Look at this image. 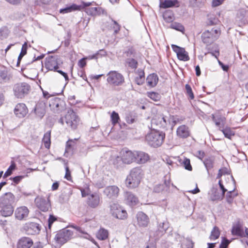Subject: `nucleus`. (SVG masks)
Here are the masks:
<instances>
[{
	"label": "nucleus",
	"instance_id": "obj_50",
	"mask_svg": "<svg viewBox=\"0 0 248 248\" xmlns=\"http://www.w3.org/2000/svg\"><path fill=\"white\" fill-rule=\"evenodd\" d=\"M183 165L185 169L191 171L192 170V166L190 164V161L189 159L186 158L183 161Z\"/></svg>",
	"mask_w": 248,
	"mask_h": 248
},
{
	"label": "nucleus",
	"instance_id": "obj_63",
	"mask_svg": "<svg viewBox=\"0 0 248 248\" xmlns=\"http://www.w3.org/2000/svg\"><path fill=\"white\" fill-rule=\"evenodd\" d=\"M219 186H220V189L222 190V196L224 197L225 195V193L227 191V190L224 187V186L221 183V181H219L218 182Z\"/></svg>",
	"mask_w": 248,
	"mask_h": 248
},
{
	"label": "nucleus",
	"instance_id": "obj_42",
	"mask_svg": "<svg viewBox=\"0 0 248 248\" xmlns=\"http://www.w3.org/2000/svg\"><path fill=\"white\" fill-rule=\"evenodd\" d=\"M219 129L223 133L224 136L227 138L230 139L231 137L234 135V132L230 128L226 127L223 129H221L220 128H219Z\"/></svg>",
	"mask_w": 248,
	"mask_h": 248
},
{
	"label": "nucleus",
	"instance_id": "obj_29",
	"mask_svg": "<svg viewBox=\"0 0 248 248\" xmlns=\"http://www.w3.org/2000/svg\"><path fill=\"white\" fill-rule=\"evenodd\" d=\"M158 81V76L155 73L149 75L146 78L147 85L151 87H155L157 85Z\"/></svg>",
	"mask_w": 248,
	"mask_h": 248
},
{
	"label": "nucleus",
	"instance_id": "obj_57",
	"mask_svg": "<svg viewBox=\"0 0 248 248\" xmlns=\"http://www.w3.org/2000/svg\"><path fill=\"white\" fill-rule=\"evenodd\" d=\"M125 53L127 57H135L136 52L134 49H133L132 47H131L127 50Z\"/></svg>",
	"mask_w": 248,
	"mask_h": 248
},
{
	"label": "nucleus",
	"instance_id": "obj_23",
	"mask_svg": "<svg viewBox=\"0 0 248 248\" xmlns=\"http://www.w3.org/2000/svg\"><path fill=\"white\" fill-rule=\"evenodd\" d=\"M63 102L58 98L52 99L49 102V107L54 112H58L62 109Z\"/></svg>",
	"mask_w": 248,
	"mask_h": 248
},
{
	"label": "nucleus",
	"instance_id": "obj_16",
	"mask_svg": "<svg viewBox=\"0 0 248 248\" xmlns=\"http://www.w3.org/2000/svg\"><path fill=\"white\" fill-rule=\"evenodd\" d=\"M121 156L124 164H130L135 160V151L123 150L121 152Z\"/></svg>",
	"mask_w": 248,
	"mask_h": 248
},
{
	"label": "nucleus",
	"instance_id": "obj_49",
	"mask_svg": "<svg viewBox=\"0 0 248 248\" xmlns=\"http://www.w3.org/2000/svg\"><path fill=\"white\" fill-rule=\"evenodd\" d=\"M165 187L164 184L157 185L155 186L154 191L155 193L163 192L164 191Z\"/></svg>",
	"mask_w": 248,
	"mask_h": 248
},
{
	"label": "nucleus",
	"instance_id": "obj_38",
	"mask_svg": "<svg viewBox=\"0 0 248 248\" xmlns=\"http://www.w3.org/2000/svg\"><path fill=\"white\" fill-rule=\"evenodd\" d=\"M210 199L213 201L218 200L220 199V196L216 188H212L209 193Z\"/></svg>",
	"mask_w": 248,
	"mask_h": 248
},
{
	"label": "nucleus",
	"instance_id": "obj_61",
	"mask_svg": "<svg viewBox=\"0 0 248 248\" xmlns=\"http://www.w3.org/2000/svg\"><path fill=\"white\" fill-rule=\"evenodd\" d=\"M167 225L165 223H160L158 226V230H163L164 233L167 229Z\"/></svg>",
	"mask_w": 248,
	"mask_h": 248
},
{
	"label": "nucleus",
	"instance_id": "obj_2",
	"mask_svg": "<svg viewBox=\"0 0 248 248\" xmlns=\"http://www.w3.org/2000/svg\"><path fill=\"white\" fill-rule=\"evenodd\" d=\"M165 138V133L155 130L147 134L145 140L150 146L156 148L162 144Z\"/></svg>",
	"mask_w": 248,
	"mask_h": 248
},
{
	"label": "nucleus",
	"instance_id": "obj_39",
	"mask_svg": "<svg viewBox=\"0 0 248 248\" xmlns=\"http://www.w3.org/2000/svg\"><path fill=\"white\" fill-rule=\"evenodd\" d=\"M27 47H28L27 43L25 42L22 45L21 51L20 52V53L19 54V55L18 56V57L17 64H18L19 63V62H20V61L21 60L22 58H23V57L26 54Z\"/></svg>",
	"mask_w": 248,
	"mask_h": 248
},
{
	"label": "nucleus",
	"instance_id": "obj_15",
	"mask_svg": "<svg viewBox=\"0 0 248 248\" xmlns=\"http://www.w3.org/2000/svg\"><path fill=\"white\" fill-rule=\"evenodd\" d=\"M35 202L37 207L43 212L48 211L50 207L48 199L41 197H37L35 200Z\"/></svg>",
	"mask_w": 248,
	"mask_h": 248
},
{
	"label": "nucleus",
	"instance_id": "obj_24",
	"mask_svg": "<svg viewBox=\"0 0 248 248\" xmlns=\"http://www.w3.org/2000/svg\"><path fill=\"white\" fill-rule=\"evenodd\" d=\"M45 108V104L42 102L36 104L34 109V112L37 118L41 119L44 117L46 113Z\"/></svg>",
	"mask_w": 248,
	"mask_h": 248
},
{
	"label": "nucleus",
	"instance_id": "obj_46",
	"mask_svg": "<svg viewBox=\"0 0 248 248\" xmlns=\"http://www.w3.org/2000/svg\"><path fill=\"white\" fill-rule=\"evenodd\" d=\"M111 119L112 124L113 125L116 124L118 123L119 120H120V117L118 113L113 111L111 115Z\"/></svg>",
	"mask_w": 248,
	"mask_h": 248
},
{
	"label": "nucleus",
	"instance_id": "obj_56",
	"mask_svg": "<svg viewBox=\"0 0 248 248\" xmlns=\"http://www.w3.org/2000/svg\"><path fill=\"white\" fill-rule=\"evenodd\" d=\"M212 119L214 122H217L218 121H221L222 124H223L225 122V118L222 117L221 116H219L217 117H216L214 114H212Z\"/></svg>",
	"mask_w": 248,
	"mask_h": 248
},
{
	"label": "nucleus",
	"instance_id": "obj_7",
	"mask_svg": "<svg viewBox=\"0 0 248 248\" xmlns=\"http://www.w3.org/2000/svg\"><path fill=\"white\" fill-rule=\"evenodd\" d=\"M30 90V86L25 82L15 84L13 88L15 95L19 98H22L28 94Z\"/></svg>",
	"mask_w": 248,
	"mask_h": 248
},
{
	"label": "nucleus",
	"instance_id": "obj_37",
	"mask_svg": "<svg viewBox=\"0 0 248 248\" xmlns=\"http://www.w3.org/2000/svg\"><path fill=\"white\" fill-rule=\"evenodd\" d=\"M50 137L51 132L50 131H47L44 134L43 141L44 143V145L46 148L49 149L50 145Z\"/></svg>",
	"mask_w": 248,
	"mask_h": 248
},
{
	"label": "nucleus",
	"instance_id": "obj_55",
	"mask_svg": "<svg viewBox=\"0 0 248 248\" xmlns=\"http://www.w3.org/2000/svg\"><path fill=\"white\" fill-rule=\"evenodd\" d=\"M64 178L68 181L72 180V177L71 176V172L68 166L65 167V174Z\"/></svg>",
	"mask_w": 248,
	"mask_h": 248
},
{
	"label": "nucleus",
	"instance_id": "obj_45",
	"mask_svg": "<svg viewBox=\"0 0 248 248\" xmlns=\"http://www.w3.org/2000/svg\"><path fill=\"white\" fill-rule=\"evenodd\" d=\"M126 62L128 66L132 69H136L138 66V62L133 58H128L126 60Z\"/></svg>",
	"mask_w": 248,
	"mask_h": 248
},
{
	"label": "nucleus",
	"instance_id": "obj_3",
	"mask_svg": "<svg viewBox=\"0 0 248 248\" xmlns=\"http://www.w3.org/2000/svg\"><path fill=\"white\" fill-rule=\"evenodd\" d=\"M59 122L62 125L65 123L67 126L72 129H75L79 124V119L73 110L70 109L67 110L64 116L60 118Z\"/></svg>",
	"mask_w": 248,
	"mask_h": 248
},
{
	"label": "nucleus",
	"instance_id": "obj_40",
	"mask_svg": "<svg viewBox=\"0 0 248 248\" xmlns=\"http://www.w3.org/2000/svg\"><path fill=\"white\" fill-rule=\"evenodd\" d=\"M9 33L10 31L7 27L5 26L1 27L0 29V39L3 40L6 38L9 35Z\"/></svg>",
	"mask_w": 248,
	"mask_h": 248
},
{
	"label": "nucleus",
	"instance_id": "obj_34",
	"mask_svg": "<svg viewBox=\"0 0 248 248\" xmlns=\"http://www.w3.org/2000/svg\"><path fill=\"white\" fill-rule=\"evenodd\" d=\"M164 234L163 230H156V231H151L149 233V236L151 239L155 241L158 240Z\"/></svg>",
	"mask_w": 248,
	"mask_h": 248
},
{
	"label": "nucleus",
	"instance_id": "obj_35",
	"mask_svg": "<svg viewBox=\"0 0 248 248\" xmlns=\"http://www.w3.org/2000/svg\"><path fill=\"white\" fill-rule=\"evenodd\" d=\"M138 76L135 78V82L138 85H142L145 80L144 72L141 69L138 70Z\"/></svg>",
	"mask_w": 248,
	"mask_h": 248
},
{
	"label": "nucleus",
	"instance_id": "obj_64",
	"mask_svg": "<svg viewBox=\"0 0 248 248\" xmlns=\"http://www.w3.org/2000/svg\"><path fill=\"white\" fill-rule=\"evenodd\" d=\"M85 60H86V59H85V58H83L79 61L78 65L80 67L83 68L86 65V63L85 61Z\"/></svg>",
	"mask_w": 248,
	"mask_h": 248
},
{
	"label": "nucleus",
	"instance_id": "obj_60",
	"mask_svg": "<svg viewBox=\"0 0 248 248\" xmlns=\"http://www.w3.org/2000/svg\"><path fill=\"white\" fill-rule=\"evenodd\" d=\"M229 243L230 242L227 239H224L220 245L219 248H227Z\"/></svg>",
	"mask_w": 248,
	"mask_h": 248
},
{
	"label": "nucleus",
	"instance_id": "obj_54",
	"mask_svg": "<svg viewBox=\"0 0 248 248\" xmlns=\"http://www.w3.org/2000/svg\"><path fill=\"white\" fill-rule=\"evenodd\" d=\"M186 91L187 95L189 96L190 98L191 99H193L194 97V94L193 93L191 87L188 84H186Z\"/></svg>",
	"mask_w": 248,
	"mask_h": 248
},
{
	"label": "nucleus",
	"instance_id": "obj_25",
	"mask_svg": "<svg viewBox=\"0 0 248 248\" xmlns=\"http://www.w3.org/2000/svg\"><path fill=\"white\" fill-rule=\"evenodd\" d=\"M33 245V241L29 237H23L21 238L17 243V248H30Z\"/></svg>",
	"mask_w": 248,
	"mask_h": 248
},
{
	"label": "nucleus",
	"instance_id": "obj_32",
	"mask_svg": "<svg viewBox=\"0 0 248 248\" xmlns=\"http://www.w3.org/2000/svg\"><path fill=\"white\" fill-rule=\"evenodd\" d=\"M96 235L98 239L104 240L108 238V230L103 228H101L97 232Z\"/></svg>",
	"mask_w": 248,
	"mask_h": 248
},
{
	"label": "nucleus",
	"instance_id": "obj_52",
	"mask_svg": "<svg viewBox=\"0 0 248 248\" xmlns=\"http://www.w3.org/2000/svg\"><path fill=\"white\" fill-rule=\"evenodd\" d=\"M0 77L4 80H8L9 78L7 76V71L6 70H0Z\"/></svg>",
	"mask_w": 248,
	"mask_h": 248
},
{
	"label": "nucleus",
	"instance_id": "obj_33",
	"mask_svg": "<svg viewBox=\"0 0 248 248\" xmlns=\"http://www.w3.org/2000/svg\"><path fill=\"white\" fill-rule=\"evenodd\" d=\"M235 189L234 186L232 190L228 191L226 194V200L229 204H231L233 202L234 198L237 196V193L235 191Z\"/></svg>",
	"mask_w": 248,
	"mask_h": 248
},
{
	"label": "nucleus",
	"instance_id": "obj_21",
	"mask_svg": "<svg viewBox=\"0 0 248 248\" xmlns=\"http://www.w3.org/2000/svg\"><path fill=\"white\" fill-rule=\"evenodd\" d=\"M135 157L134 162L139 164L145 163L150 158L147 154L141 151H135Z\"/></svg>",
	"mask_w": 248,
	"mask_h": 248
},
{
	"label": "nucleus",
	"instance_id": "obj_53",
	"mask_svg": "<svg viewBox=\"0 0 248 248\" xmlns=\"http://www.w3.org/2000/svg\"><path fill=\"white\" fill-rule=\"evenodd\" d=\"M73 143V141L72 140H68L66 142L65 154H68V153H69V152H70L71 151L72 143Z\"/></svg>",
	"mask_w": 248,
	"mask_h": 248
},
{
	"label": "nucleus",
	"instance_id": "obj_20",
	"mask_svg": "<svg viewBox=\"0 0 248 248\" xmlns=\"http://www.w3.org/2000/svg\"><path fill=\"white\" fill-rule=\"evenodd\" d=\"M84 5H78L75 4H73L71 5L67 6L66 7L60 10V12L62 14H66L70 13L77 10H80L82 8L89 6L90 5L91 3H83Z\"/></svg>",
	"mask_w": 248,
	"mask_h": 248
},
{
	"label": "nucleus",
	"instance_id": "obj_30",
	"mask_svg": "<svg viewBox=\"0 0 248 248\" xmlns=\"http://www.w3.org/2000/svg\"><path fill=\"white\" fill-rule=\"evenodd\" d=\"M232 233L233 235L243 237L245 236L244 228L243 226L239 224H236L233 226L232 230Z\"/></svg>",
	"mask_w": 248,
	"mask_h": 248
},
{
	"label": "nucleus",
	"instance_id": "obj_48",
	"mask_svg": "<svg viewBox=\"0 0 248 248\" xmlns=\"http://www.w3.org/2000/svg\"><path fill=\"white\" fill-rule=\"evenodd\" d=\"M15 164L14 163L12 164L4 174L3 178H6L10 176L12 174V171L15 170Z\"/></svg>",
	"mask_w": 248,
	"mask_h": 248
},
{
	"label": "nucleus",
	"instance_id": "obj_9",
	"mask_svg": "<svg viewBox=\"0 0 248 248\" xmlns=\"http://www.w3.org/2000/svg\"><path fill=\"white\" fill-rule=\"evenodd\" d=\"M167 117L163 115H155L151 120V127L153 129L165 128L167 125Z\"/></svg>",
	"mask_w": 248,
	"mask_h": 248
},
{
	"label": "nucleus",
	"instance_id": "obj_14",
	"mask_svg": "<svg viewBox=\"0 0 248 248\" xmlns=\"http://www.w3.org/2000/svg\"><path fill=\"white\" fill-rule=\"evenodd\" d=\"M101 198L97 193H92L88 197L87 203L91 208L97 207L100 203Z\"/></svg>",
	"mask_w": 248,
	"mask_h": 248
},
{
	"label": "nucleus",
	"instance_id": "obj_41",
	"mask_svg": "<svg viewBox=\"0 0 248 248\" xmlns=\"http://www.w3.org/2000/svg\"><path fill=\"white\" fill-rule=\"evenodd\" d=\"M204 165L208 172L209 170L212 169L214 166V160L211 158L205 159L203 161Z\"/></svg>",
	"mask_w": 248,
	"mask_h": 248
},
{
	"label": "nucleus",
	"instance_id": "obj_47",
	"mask_svg": "<svg viewBox=\"0 0 248 248\" xmlns=\"http://www.w3.org/2000/svg\"><path fill=\"white\" fill-rule=\"evenodd\" d=\"M147 94L148 96L154 101H158L160 98V95L158 93L155 92H149Z\"/></svg>",
	"mask_w": 248,
	"mask_h": 248
},
{
	"label": "nucleus",
	"instance_id": "obj_11",
	"mask_svg": "<svg viewBox=\"0 0 248 248\" xmlns=\"http://www.w3.org/2000/svg\"><path fill=\"white\" fill-rule=\"evenodd\" d=\"M41 226L37 223L29 222L25 224L23 229L29 235L38 234L41 230Z\"/></svg>",
	"mask_w": 248,
	"mask_h": 248
},
{
	"label": "nucleus",
	"instance_id": "obj_6",
	"mask_svg": "<svg viewBox=\"0 0 248 248\" xmlns=\"http://www.w3.org/2000/svg\"><path fill=\"white\" fill-rule=\"evenodd\" d=\"M107 82L114 86L121 85L124 81L123 76L116 71H111L107 74Z\"/></svg>",
	"mask_w": 248,
	"mask_h": 248
},
{
	"label": "nucleus",
	"instance_id": "obj_43",
	"mask_svg": "<svg viewBox=\"0 0 248 248\" xmlns=\"http://www.w3.org/2000/svg\"><path fill=\"white\" fill-rule=\"evenodd\" d=\"M220 235V232L218 228L215 227L211 232L210 238L211 240H215L218 238Z\"/></svg>",
	"mask_w": 248,
	"mask_h": 248
},
{
	"label": "nucleus",
	"instance_id": "obj_31",
	"mask_svg": "<svg viewBox=\"0 0 248 248\" xmlns=\"http://www.w3.org/2000/svg\"><path fill=\"white\" fill-rule=\"evenodd\" d=\"M178 3L177 0H165L160 2V7L162 8H168L173 7Z\"/></svg>",
	"mask_w": 248,
	"mask_h": 248
},
{
	"label": "nucleus",
	"instance_id": "obj_44",
	"mask_svg": "<svg viewBox=\"0 0 248 248\" xmlns=\"http://www.w3.org/2000/svg\"><path fill=\"white\" fill-rule=\"evenodd\" d=\"M173 17V14L170 11H167L163 14V18L168 22H171Z\"/></svg>",
	"mask_w": 248,
	"mask_h": 248
},
{
	"label": "nucleus",
	"instance_id": "obj_26",
	"mask_svg": "<svg viewBox=\"0 0 248 248\" xmlns=\"http://www.w3.org/2000/svg\"><path fill=\"white\" fill-rule=\"evenodd\" d=\"M176 133L177 135L181 138H186L190 135L189 128L185 125H182L178 127Z\"/></svg>",
	"mask_w": 248,
	"mask_h": 248
},
{
	"label": "nucleus",
	"instance_id": "obj_51",
	"mask_svg": "<svg viewBox=\"0 0 248 248\" xmlns=\"http://www.w3.org/2000/svg\"><path fill=\"white\" fill-rule=\"evenodd\" d=\"M103 52V50H100L99 51H97L96 53L92 55H89L86 57H85V59L86 60H92V59H97L98 58L100 54V52Z\"/></svg>",
	"mask_w": 248,
	"mask_h": 248
},
{
	"label": "nucleus",
	"instance_id": "obj_4",
	"mask_svg": "<svg viewBox=\"0 0 248 248\" xmlns=\"http://www.w3.org/2000/svg\"><path fill=\"white\" fill-rule=\"evenodd\" d=\"M220 33V30L217 28L207 30L202 35V41L207 45L211 44L218 38Z\"/></svg>",
	"mask_w": 248,
	"mask_h": 248
},
{
	"label": "nucleus",
	"instance_id": "obj_12",
	"mask_svg": "<svg viewBox=\"0 0 248 248\" xmlns=\"http://www.w3.org/2000/svg\"><path fill=\"white\" fill-rule=\"evenodd\" d=\"M172 50L176 53L178 59L182 61H187L189 60L188 53L185 48L175 45H171Z\"/></svg>",
	"mask_w": 248,
	"mask_h": 248
},
{
	"label": "nucleus",
	"instance_id": "obj_17",
	"mask_svg": "<svg viewBox=\"0 0 248 248\" xmlns=\"http://www.w3.org/2000/svg\"><path fill=\"white\" fill-rule=\"evenodd\" d=\"M137 223L139 227H146L149 222L148 216L142 212H139L136 215Z\"/></svg>",
	"mask_w": 248,
	"mask_h": 248
},
{
	"label": "nucleus",
	"instance_id": "obj_19",
	"mask_svg": "<svg viewBox=\"0 0 248 248\" xmlns=\"http://www.w3.org/2000/svg\"><path fill=\"white\" fill-rule=\"evenodd\" d=\"M28 108L25 104L23 103L17 104L14 109L15 115L19 118L24 117L28 113Z\"/></svg>",
	"mask_w": 248,
	"mask_h": 248
},
{
	"label": "nucleus",
	"instance_id": "obj_58",
	"mask_svg": "<svg viewBox=\"0 0 248 248\" xmlns=\"http://www.w3.org/2000/svg\"><path fill=\"white\" fill-rule=\"evenodd\" d=\"M225 0H213L212 5L213 7H217L221 5Z\"/></svg>",
	"mask_w": 248,
	"mask_h": 248
},
{
	"label": "nucleus",
	"instance_id": "obj_8",
	"mask_svg": "<svg viewBox=\"0 0 248 248\" xmlns=\"http://www.w3.org/2000/svg\"><path fill=\"white\" fill-rule=\"evenodd\" d=\"M73 234L71 230L64 229L59 232L56 234L54 239L58 243L62 245L70 240Z\"/></svg>",
	"mask_w": 248,
	"mask_h": 248
},
{
	"label": "nucleus",
	"instance_id": "obj_22",
	"mask_svg": "<svg viewBox=\"0 0 248 248\" xmlns=\"http://www.w3.org/2000/svg\"><path fill=\"white\" fill-rule=\"evenodd\" d=\"M29 209L26 206H21L17 208L15 213L16 218L18 220H22L28 216Z\"/></svg>",
	"mask_w": 248,
	"mask_h": 248
},
{
	"label": "nucleus",
	"instance_id": "obj_28",
	"mask_svg": "<svg viewBox=\"0 0 248 248\" xmlns=\"http://www.w3.org/2000/svg\"><path fill=\"white\" fill-rule=\"evenodd\" d=\"M1 210L0 214L1 216L6 217L11 216L14 212L13 206L0 205Z\"/></svg>",
	"mask_w": 248,
	"mask_h": 248
},
{
	"label": "nucleus",
	"instance_id": "obj_59",
	"mask_svg": "<svg viewBox=\"0 0 248 248\" xmlns=\"http://www.w3.org/2000/svg\"><path fill=\"white\" fill-rule=\"evenodd\" d=\"M56 220V218L54 216H53V215H50L48 220V227L49 229H50L52 224Z\"/></svg>",
	"mask_w": 248,
	"mask_h": 248
},
{
	"label": "nucleus",
	"instance_id": "obj_5",
	"mask_svg": "<svg viewBox=\"0 0 248 248\" xmlns=\"http://www.w3.org/2000/svg\"><path fill=\"white\" fill-rule=\"evenodd\" d=\"M110 214L118 219L124 220L127 217V213L120 205L113 203L110 205Z\"/></svg>",
	"mask_w": 248,
	"mask_h": 248
},
{
	"label": "nucleus",
	"instance_id": "obj_27",
	"mask_svg": "<svg viewBox=\"0 0 248 248\" xmlns=\"http://www.w3.org/2000/svg\"><path fill=\"white\" fill-rule=\"evenodd\" d=\"M124 197L126 202L130 205H135L139 202L138 198L130 192H126L124 194Z\"/></svg>",
	"mask_w": 248,
	"mask_h": 248
},
{
	"label": "nucleus",
	"instance_id": "obj_13",
	"mask_svg": "<svg viewBox=\"0 0 248 248\" xmlns=\"http://www.w3.org/2000/svg\"><path fill=\"white\" fill-rule=\"evenodd\" d=\"M119 188L116 186H111L106 187L104 190V194L109 199H116L119 193Z\"/></svg>",
	"mask_w": 248,
	"mask_h": 248
},
{
	"label": "nucleus",
	"instance_id": "obj_10",
	"mask_svg": "<svg viewBox=\"0 0 248 248\" xmlns=\"http://www.w3.org/2000/svg\"><path fill=\"white\" fill-rule=\"evenodd\" d=\"M62 63V61L58 56H50L46 63V69L51 71H56L59 66Z\"/></svg>",
	"mask_w": 248,
	"mask_h": 248
},
{
	"label": "nucleus",
	"instance_id": "obj_36",
	"mask_svg": "<svg viewBox=\"0 0 248 248\" xmlns=\"http://www.w3.org/2000/svg\"><path fill=\"white\" fill-rule=\"evenodd\" d=\"M112 161L113 164L117 168H122L124 164L121 156H114L112 158Z\"/></svg>",
	"mask_w": 248,
	"mask_h": 248
},
{
	"label": "nucleus",
	"instance_id": "obj_62",
	"mask_svg": "<svg viewBox=\"0 0 248 248\" xmlns=\"http://www.w3.org/2000/svg\"><path fill=\"white\" fill-rule=\"evenodd\" d=\"M24 177V176H17L14 178H13V182L17 184H18L23 178Z\"/></svg>",
	"mask_w": 248,
	"mask_h": 248
},
{
	"label": "nucleus",
	"instance_id": "obj_18",
	"mask_svg": "<svg viewBox=\"0 0 248 248\" xmlns=\"http://www.w3.org/2000/svg\"><path fill=\"white\" fill-rule=\"evenodd\" d=\"M15 202V197L11 192L5 193L0 198V205L13 206Z\"/></svg>",
	"mask_w": 248,
	"mask_h": 248
},
{
	"label": "nucleus",
	"instance_id": "obj_1",
	"mask_svg": "<svg viewBox=\"0 0 248 248\" xmlns=\"http://www.w3.org/2000/svg\"><path fill=\"white\" fill-rule=\"evenodd\" d=\"M144 172L140 167L133 168L126 177L125 180L126 186L130 188L137 187L140 184Z\"/></svg>",
	"mask_w": 248,
	"mask_h": 248
}]
</instances>
